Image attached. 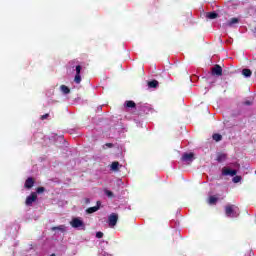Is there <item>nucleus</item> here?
Returning <instances> with one entry per match:
<instances>
[{
	"label": "nucleus",
	"instance_id": "393cba45",
	"mask_svg": "<svg viewBox=\"0 0 256 256\" xmlns=\"http://www.w3.org/2000/svg\"><path fill=\"white\" fill-rule=\"evenodd\" d=\"M81 69H82L81 65L76 66V75H81Z\"/></svg>",
	"mask_w": 256,
	"mask_h": 256
},
{
	"label": "nucleus",
	"instance_id": "7ed1b4c3",
	"mask_svg": "<svg viewBox=\"0 0 256 256\" xmlns=\"http://www.w3.org/2000/svg\"><path fill=\"white\" fill-rule=\"evenodd\" d=\"M118 221H119V215L117 213H112L109 215L108 217L109 227H115Z\"/></svg>",
	"mask_w": 256,
	"mask_h": 256
},
{
	"label": "nucleus",
	"instance_id": "0eeeda50",
	"mask_svg": "<svg viewBox=\"0 0 256 256\" xmlns=\"http://www.w3.org/2000/svg\"><path fill=\"white\" fill-rule=\"evenodd\" d=\"M182 161H189V162H192L193 159H195V154L193 152H190V153H184L182 155Z\"/></svg>",
	"mask_w": 256,
	"mask_h": 256
},
{
	"label": "nucleus",
	"instance_id": "7c9ffc66",
	"mask_svg": "<svg viewBox=\"0 0 256 256\" xmlns=\"http://www.w3.org/2000/svg\"><path fill=\"white\" fill-rule=\"evenodd\" d=\"M99 256H109V255H105L104 253L99 254Z\"/></svg>",
	"mask_w": 256,
	"mask_h": 256
},
{
	"label": "nucleus",
	"instance_id": "f3484780",
	"mask_svg": "<svg viewBox=\"0 0 256 256\" xmlns=\"http://www.w3.org/2000/svg\"><path fill=\"white\" fill-rule=\"evenodd\" d=\"M60 89H61L62 93H64V95H69V93H71V89H69V87H67L65 85H61Z\"/></svg>",
	"mask_w": 256,
	"mask_h": 256
},
{
	"label": "nucleus",
	"instance_id": "5701e85b",
	"mask_svg": "<svg viewBox=\"0 0 256 256\" xmlns=\"http://www.w3.org/2000/svg\"><path fill=\"white\" fill-rule=\"evenodd\" d=\"M233 183H240L241 181V176H234L232 179Z\"/></svg>",
	"mask_w": 256,
	"mask_h": 256
},
{
	"label": "nucleus",
	"instance_id": "aec40b11",
	"mask_svg": "<svg viewBox=\"0 0 256 256\" xmlns=\"http://www.w3.org/2000/svg\"><path fill=\"white\" fill-rule=\"evenodd\" d=\"M104 193H105L106 196L109 197V199H113V197H115V194H113V192H111L108 189H104Z\"/></svg>",
	"mask_w": 256,
	"mask_h": 256
},
{
	"label": "nucleus",
	"instance_id": "dca6fc26",
	"mask_svg": "<svg viewBox=\"0 0 256 256\" xmlns=\"http://www.w3.org/2000/svg\"><path fill=\"white\" fill-rule=\"evenodd\" d=\"M242 75L244 77H251V75H253V72L251 71V69L245 68L242 70Z\"/></svg>",
	"mask_w": 256,
	"mask_h": 256
},
{
	"label": "nucleus",
	"instance_id": "20e7f679",
	"mask_svg": "<svg viewBox=\"0 0 256 256\" xmlns=\"http://www.w3.org/2000/svg\"><path fill=\"white\" fill-rule=\"evenodd\" d=\"M222 175H224L225 177H227L228 175L230 177H235V175H237V170H232L231 168L223 167Z\"/></svg>",
	"mask_w": 256,
	"mask_h": 256
},
{
	"label": "nucleus",
	"instance_id": "2f4dec72",
	"mask_svg": "<svg viewBox=\"0 0 256 256\" xmlns=\"http://www.w3.org/2000/svg\"><path fill=\"white\" fill-rule=\"evenodd\" d=\"M50 256H57V255H55V253H53V254H51Z\"/></svg>",
	"mask_w": 256,
	"mask_h": 256
},
{
	"label": "nucleus",
	"instance_id": "bb28decb",
	"mask_svg": "<svg viewBox=\"0 0 256 256\" xmlns=\"http://www.w3.org/2000/svg\"><path fill=\"white\" fill-rule=\"evenodd\" d=\"M48 118H49V113L44 114V115L41 116L42 121H45V119H48Z\"/></svg>",
	"mask_w": 256,
	"mask_h": 256
},
{
	"label": "nucleus",
	"instance_id": "ddd939ff",
	"mask_svg": "<svg viewBox=\"0 0 256 256\" xmlns=\"http://www.w3.org/2000/svg\"><path fill=\"white\" fill-rule=\"evenodd\" d=\"M217 201H219V198H217V196H209L208 198L209 205H217Z\"/></svg>",
	"mask_w": 256,
	"mask_h": 256
},
{
	"label": "nucleus",
	"instance_id": "1a4fd4ad",
	"mask_svg": "<svg viewBox=\"0 0 256 256\" xmlns=\"http://www.w3.org/2000/svg\"><path fill=\"white\" fill-rule=\"evenodd\" d=\"M35 185V179L33 177H29L26 179L24 187L26 189H31Z\"/></svg>",
	"mask_w": 256,
	"mask_h": 256
},
{
	"label": "nucleus",
	"instance_id": "9b49d317",
	"mask_svg": "<svg viewBox=\"0 0 256 256\" xmlns=\"http://www.w3.org/2000/svg\"><path fill=\"white\" fill-rule=\"evenodd\" d=\"M226 159H227V154L219 153L217 155L216 161H218V163H223V161H225Z\"/></svg>",
	"mask_w": 256,
	"mask_h": 256
},
{
	"label": "nucleus",
	"instance_id": "412c9836",
	"mask_svg": "<svg viewBox=\"0 0 256 256\" xmlns=\"http://www.w3.org/2000/svg\"><path fill=\"white\" fill-rule=\"evenodd\" d=\"M74 83H76L77 85H79V83H81V74H76L75 75Z\"/></svg>",
	"mask_w": 256,
	"mask_h": 256
},
{
	"label": "nucleus",
	"instance_id": "b1692460",
	"mask_svg": "<svg viewBox=\"0 0 256 256\" xmlns=\"http://www.w3.org/2000/svg\"><path fill=\"white\" fill-rule=\"evenodd\" d=\"M36 193H38V194L45 193V187H38L36 189Z\"/></svg>",
	"mask_w": 256,
	"mask_h": 256
},
{
	"label": "nucleus",
	"instance_id": "4468645a",
	"mask_svg": "<svg viewBox=\"0 0 256 256\" xmlns=\"http://www.w3.org/2000/svg\"><path fill=\"white\" fill-rule=\"evenodd\" d=\"M237 23H239V18H232L225 25H226V27H233V25H235Z\"/></svg>",
	"mask_w": 256,
	"mask_h": 256
},
{
	"label": "nucleus",
	"instance_id": "6e6552de",
	"mask_svg": "<svg viewBox=\"0 0 256 256\" xmlns=\"http://www.w3.org/2000/svg\"><path fill=\"white\" fill-rule=\"evenodd\" d=\"M100 208H101V201H97V205L86 209V213L91 215L92 213H96V211H99Z\"/></svg>",
	"mask_w": 256,
	"mask_h": 256
},
{
	"label": "nucleus",
	"instance_id": "f8f14e48",
	"mask_svg": "<svg viewBox=\"0 0 256 256\" xmlns=\"http://www.w3.org/2000/svg\"><path fill=\"white\" fill-rule=\"evenodd\" d=\"M219 17V14L217 12H207L206 13V19H217Z\"/></svg>",
	"mask_w": 256,
	"mask_h": 256
},
{
	"label": "nucleus",
	"instance_id": "6ab92c4d",
	"mask_svg": "<svg viewBox=\"0 0 256 256\" xmlns=\"http://www.w3.org/2000/svg\"><path fill=\"white\" fill-rule=\"evenodd\" d=\"M111 170L112 171H119V162L118 161L112 162Z\"/></svg>",
	"mask_w": 256,
	"mask_h": 256
},
{
	"label": "nucleus",
	"instance_id": "f03ea898",
	"mask_svg": "<svg viewBox=\"0 0 256 256\" xmlns=\"http://www.w3.org/2000/svg\"><path fill=\"white\" fill-rule=\"evenodd\" d=\"M70 225L74 229L82 228V230L85 231V222H83V220H80L79 218H73L70 221Z\"/></svg>",
	"mask_w": 256,
	"mask_h": 256
},
{
	"label": "nucleus",
	"instance_id": "a211bd4d",
	"mask_svg": "<svg viewBox=\"0 0 256 256\" xmlns=\"http://www.w3.org/2000/svg\"><path fill=\"white\" fill-rule=\"evenodd\" d=\"M126 107H128L129 109H133V108L137 107V104H135V102L133 100H128V101H126Z\"/></svg>",
	"mask_w": 256,
	"mask_h": 256
},
{
	"label": "nucleus",
	"instance_id": "cd10ccee",
	"mask_svg": "<svg viewBox=\"0 0 256 256\" xmlns=\"http://www.w3.org/2000/svg\"><path fill=\"white\" fill-rule=\"evenodd\" d=\"M106 147H109V148L113 147V143H106Z\"/></svg>",
	"mask_w": 256,
	"mask_h": 256
},
{
	"label": "nucleus",
	"instance_id": "39448f33",
	"mask_svg": "<svg viewBox=\"0 0 256 256\" xmlns=\"http://www.w3.org/2000/svg\"><path fill=\"white\" fill-rule=\"evenodd\" d=\"M35 201H37V193L32 192L31 195L26 198L25 203L28 207H31Z\"/></svg>",
	"mask_w": 256,
	"mask_h": 256
},
{
	"label": "nucleus",
	"instance_id": "9d476101",
	"mask_svg": "<svg viewBox=\"0 0 256 256\" xmlns=\"http://www.w3.org/2000/svg\"><path fill=\"white\" fill-rule=\"evenodd\" d=\"M148 87L150 89H157V87H159V81L157 80H152L148 82Z\"/></svg>",
	"mask_w": 256,
	"mask_h": 256
},
{
	"label": "nucleus",
	"instance_id": "a878e982",
	"mask_svg": "<svg viewBox=\"0 0 256 256\" xmlns=\"http://www.w3.org/2000/svg\"><path fill=\"white\" fill-rule=\"evenodd\" d=\"M96 237L97 239H103V232H97Z\"/></svg>",
	"mask_w": 256,
	"mask_h": 256
},
{
	"label": "nucleus",
	"instance_id": "423d86ee",
	"mask_svg": "<svg viewBox=\"0 0 256 256\" xmlns=\"http://www.w3.org/2000/svg\"><path fill=\"white\" fill-rule=\"evenodd\" d=\"M212 75H217V77H221V75H223V68H221L219 64H216L212 68Z\"/></svg>",
	"mask_w": 256,
	"mask_h": 256
},
{
	"label": "nucleus",
	"instance_id": "2eb2a0df",
	"mask_svg": "<svg viewBox=\"0 0 256 256\" xmlns=\"http://www.w3.org/2000/svg\"><path fill=\"white\" fill-rule=\"evenodd\" d=\"M51 229H52V231H61L62 233H65V231H66L65 225L54 226Z\"/></svg>",
	"mask_w": 256,
	"mask_h": 256
},
{
	"label": "nucleus",
	"instance_id": "4be33fe9",
	"mask_svg": "<svg viewBox=\"0 0 256 256\" xmlns=\"http://www.w3.org/2000/svg\"><path fill=\"white\" fill-rule=\"evenodd\" d=\"M212 137L214 141H221V139H223V136L221 134H214Z\"/></svg>",
	"mask_w": 256,
	"mask_h": 256
},
{
	"label": "nucleus",
	"instance_id": "c85d7f7f",
	"mask_svg": "<svg viewBox=\"0 0 256 256\" xmlns=\"http://www.w3.org/2000/svg\"><path fill=\"white\" fill-rule=\"evenodd\" d=\"M85 203L89 204V203H91V200L89 198H85Z\"/></svg>",
	"mask_w": 256,
	"mask_h": 256
},
{
	"label": "nucleus",
	"instance_id": "c756f323",
	"mask_svg": "<svg viewBox=\"0 0 256 256\" xmlns=\"http://www.w3.org/2000/svg\"><path fill=\"white\" fill-rule=\"evenodd\" d=\"M245 105H251V102L250 101H246Z\"/></svg>",
	"mask_w": 256,
	"mask_h": 256
},
{
	"label": "nucleus",
	"instance_id": "f257e3e1",
	"mask_svg": "<svg viewBox=\"0 0 256 256\" xmlns=\"http://www.w3.org/2000/svg\"><path fill=\"white\" fill-rule=\"evenodd\" d=\"M225 215L226 217H239L241 215V212L239 211V207L233 204H228L225 206Z\"/></svg>",
	"mask_w": 256,
	"mask_h": 256
}]
</instances>
